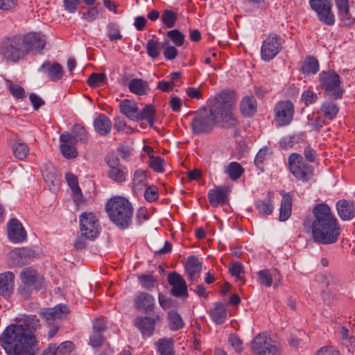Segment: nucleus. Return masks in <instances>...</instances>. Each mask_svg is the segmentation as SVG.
<instances>
[{
	"instance_id": "f257e3e1",
	"label": "nucleus",
	"mask_w": 355,
	"mask_h": 355,
	"mask_svg": "<svg viewBox=\"0 0 355 355\" xmlns=\"http://www.w3.org/2000/svg\"><path fill=\"white\" fill-rule=\"evenodd\" d=\"M236 103L234 93L222 91L209 101V109L198 110L193 115L191 125L196 134L210 132L220 123L227 126H235L237 120L233 113Z\"/></svg>"
},
{
	"instance_id": "f03ea898",
	"label": "nucleus",
	"mask_w": 355,
	"mask_h": 355,
	"mask_svg": "<svg viewBox=\"0 0 355 355\" xmlns=\"http://www.w3.org/2000/svg\"><path fill=\"white\" fill-rule=\"evenodd\" d=\"M313 214L311 228L314 241L324 245L336 243L340 234V227L330 207L325 203L317 204Z\"/></svg>"
},
{
	"instance_id": "7ed1b4c3",
	"label": "nucleus",
	"mask_w": 355,
	"mask_h": 355,
	"mask_svg": "<svg viewBox=\"0 0 355 355\" xmlns=\"http://www.w3.org/2000/svg\"><path fill=\"white\" fill-rule=\"evenodd\" d=\"M105 209L111 221L120 229L125 230L132 223L133 207L126 198H112L107 201Z\"/></svg>"
},
{
	"instance_id": "20e7f679",
	"label": "nucleus",
	"mask_w": 355,
	"mask_h": 355,
	"mask_svg": "<svg viewBox=\"0 0 355 355\" xmlns=\"http://www.w3.org/2000/svg\"><path fill=\"white\" fill-rule=\"evenodd\" d=\"M0 345L7 355H22V324L8 325L0 336Z\"/></svg>"
},
{
	"instance_id": "39448f33",
	"label": "nucleus",
	"mask_w": 355,
	"mask_h": 355,
	"mask_svg": "<svg viewBox=\"0 0 355 355\" xmlns=\"http://www.w3.org/2000/svg\"><path fill=\"white\" fill-rule=\"evenodd\" d=\"M288 162L290 171L296 179L305 182L313 178V166L307 164L301 155L297 153L291 154Z\"/></svg>"
},
{
	"instance_id": "423d86ee",
	"label": "nucleus",
	"mask_w": 355,
	"mask_h": 355,
	"mask_svg": "<svg viewBox=\"0 0 355 355\" xmlns=\"http://www.w3.org/2000/svg\"><path fill=\"white\" fill-rule=\"evenodd\" d=\"M22 37L16 35L5 38L0 45V54L7 61L18 62L22 55Z\"/></svg>"
},
{
	"instance_id": "0eeeda50",
	"label": "nucleus",
	"mask_w": 355,
	"mask_h": 355,
	"mask_svg": "<svg viewBox=\"0 0 355 355\" xmlns=\"http://www.w3.org/2000/svg\"><path fill=\"white\" fill-rule=\"evenodd\" d=\"M322 88L334 99H340L343 90L340 88L339 75L333 70L322 71L319 76Z\"/></svg>"
},
{
	"instance_id": "6e6552de",
	"label": "nucleus",
	"mask_w": 355,
	"mask_h": 355,
	"mask_svg": "<svg viewBox=\"0 0 355 355\" xmlns=\"http://www.w3.org/2000/svg\"><path fill=\"white\" fill-rule=\"evenodd\" d=\"M46 286L44 278L36 270L24 269V299L29 297L33 291H40Z\"/></svg>"
},
{
	"instance_id": "1a4fd4ad",
	"label": "nucleus",
	"mask_w": 355,
	"mask_h": 355,
	"mask_svg": "<svg viewBox=\"0 0 355 355\" xmlns=\"http://www.w3.org/2000/svg\"><path fill=\"white\" fill-rule=\"evenodd\" d=\"M251 349L254 355H280L279 349L264 334H259L254 338Z\"/></svg>"
},
{
	"instance_id": "9d476101",
	"label": "nucleus",
	"mask_w": 355,
	"mask_h": 355,
	"mask_svg": "<svg viewBox=\"0 0 355 355\" xmlns=\"http://www.w3.org/2000/svg\"><path fill=\"white\" fill-rule=\"evenodd\" d=\"M46 44V37L40 32H31L24 35V55L42 53Z\"/></svg>"
},
{
	"instance_id": "9b49d317",
	"label": "nucleus",
	"mask_w": 355,
	"mask_h": 355,
	"mask_svg": "<svg viewBox=\"0 0 355 355\" xmlns=\"http://www.w3.org/2000/svg\"><path fill=\"white\" fill-rule=\"evenodd\" d=\"M284 40L277 34H270L263 42L261 57L264 61L273 59L281 51Z\"/></svg>"
},
{
	"instance_id": "f8f14e48",
	"label": "nucleus",
	"mask_w": 355,
	"mask_h": 355,
	"mask_svg": "<svg viewBox=\"0 0 355 355\" xmlns=\"http://www.w3.org/2000/svg\"><path fill=\"white\" fill-rule=\"evenodd\" d=\"M331 1V0H309L310 6L317 13L319 20L328 26H332L335 22Z\"/></svg>"
},
{
	"instance_id": "ddd939ff",
	"label": "nucleus",
	"mask_w": 355,
	"mask_h": 355,
	"mask_svg": "<svg viewBox=\"0 0 355 355\" xmlns=\"http://www.w3.org/2000/svg\"><path fill=\"white\" fill-rule=\"evenodd\" d=\"M80 233L90 240L95 239L99 234L98 221L94 214L85 212L79 217Z\"/></svg>"
},
{
	"instance_id": "4468645a",
	"label": "nucleus",
	"mask_w": 355,
	"mask_h": 355,
	"mask_svg": "<svg viewBox=\"0 0 355 355\" xmlns=\"http://www.w3.org/2000/svg\"><path fill=\"white\" fill-rule=\"evenodd\" d=\"M275 120L279 126H286L291 123L294 114V105L289 101L278 102L274 108Z\"/></svg>"
},
{
	"instance_id": "2eb2a0df",
	"label": "nucleus",
	"mask_w": 355,
	"mask_h": 355,
	"mask_svg": "<svg viewBox=\"0 0 355 355\" xmlns=\"http://www.w3.org/2000/svg\"><path fill=\"white\" fill-rule=\"evenodd\" d=\"M168 282L172 286L171 294L176 297H188L187 285L183 277L176 272L168 275Z\"/></svg>"
},
{
	"instance_id": "dca6fc26",
	"label": "nucleus",
	"mask_w": 355,
	"mask_h": 355,
	"mask_svg": "<svg viewBox=\"0 0 355 355\" xmlns=\"http://www.w3.org/2000/svg\"><path fill=\"white\" fill-rule=\"evenodd\" d=\"M61 141H69L76 144L78 142L87 144L88 134L85 127L79 123L75 124L71 128V133L64 132L60 136Z\"/></svg>"
},
{
	"instance_id": "f3484780",
	"label": "nucleus",
	"mask_w": 355,
	"mask_h": 355,
	"mask_svg": "<svg viewBox=\"0 0 355 355\" xmlns=\"http://www.w3.org/2000/svg\"><path fill=\"white\" fill-rule=\"evenodd\" d=\"M41 173L49 189L54 193L58 191L60 180L54 166L50 162L44 164L41 169Z\"/></svg>"
},
{
	"instance_id": "a211bd4d",
	"label": "nucleus",
	"mask_w": 355,
	"mask_h": 355,
	"mask_svg": "<svg viewBox=\"0 0 355 355\" xmlns=\"http://www.w3.org/2000/svg\"><path fill=\"white\" fill-rule=\"evenodd\" d=\"M155 324V319L148 316H137L134 320L135 327L140 331L144 338L153 335Z\"/></svg>"
},
{
	"instance_id": "6ab92c4d",
	"label": "nucleus",
	"mask_w": 355,
	"mask_h": 355,
	"mask_svg": "<svg viewBox=\"0 0 355 355\" xmlns=\"http://www.w3.org/2000/svg\"><path fill=\"white\" fill-rule=\"evenodd\" d=\"M202 266V262L196 256L191 255L188 257L184 265V269L188 279L191 283L198 281L200 275Z\"/></svg>"
},
{
	"instance_id": "aec40b11",
	"label": "nucleus",
	"mask_w": 355,
	"mask_h": 355,
	"mask_svg": "<svg viewBox=\"0 0 355 355\" xmlns=\"http://www.w3.org/2000/svg\"><path fill=\"white\" fill-rule=\"evenodd\" d=\"M259 283L267 288L270 287L274 282V286H278L282 280L281 275L276 268L261 270L257 272Z\"/></svg>"
},
{
	"instance_id": "412c9836",
	"label": "nucleus",
	"mask_w": 355,
	"mask_h": 355,
	"mask_svg": "<svg viewBox=\"0 0 355 355\" xmlns=\"http://www.w3.org/2000/svg\"><path fill=\"white\" fill-rule=\"evenodd\" d=\"M135 308L138 311L149 313L155 307V299L150 294L146 292H139L134 299Z\"/></svg>"
},
{
	"instance_id": "4be33fe9",
	"label": "nucleus",
	"mask_w": 355,
	"mask_h": 355,
	"mask_svg": "<svg viewBox=\"0 0 355 355\" xmlns=\"http://www.w3.org/2000/svg\"><path fill=\"white\" fill-rule=\"evenodd\" d=\"M38 70L46 74L49 78L52 81L61 80L64 75L62 67L57 62L51 63L50 61H45Z\"/></svg>"
},
{
	"instance_id": "5701e85b",
	"label": "nucleus",
	"mask_w": 355,
	"mask_h": 355,
	"mask_svg": "<svg viewBox=\"0 0 355 355\" xmlns=\"http://www.w3.org/2000/svg\"><path fill=\"white\" fill-rule=\"evenodd\" d=\"M230 189L226 187H218L209 191L207 197L210 205L216 207L219 205H225L228 201Z\"/></svg>"
},
{
	"instance_id": "b1692460",
	"label": "nucleus",
	"mask_w": 355,
	"mask_h": 355,
	"mask_svg": "<svg viewBox=\"0 0 355 355\" xmlns=\"http://www.w3.org/2000/svg\"><path fill=\"white\" fill-rule=\"evenodd\" d=\"M69 313V308L65 304H58L53 308H47L42 311L44 318L49 322H53L57 319H62Z\"/></svg>"
},
{
	"instance_id": "393cba45",
	"label": "nucleus",
	"mask_w": 355,
	"mask_h": 355,
	"mask_svg": "<svg viewBox=\"0 0 355 355\" xmlns=\"http://www.w3.org/2000/svg\"><path fill=\"white\" fill-rule=\"evenodd\" d=\"M7 232L9 241L13 243L22 241V225L16 218L10 219L7 224Z\"/></svg>"
},
{
	"instance_id": "a878e982",
	"label": "nucleus",
	"mask_w": 355,
	"mask_h": 355,
	"mask_svg": "<svg viewBox=\"0 0 355 355\" xmlns=\"http://www.w3.org/2000/svg\"><path fill=\"white\" fill-rule=\"evenodd\" d=\"M15 275L12 272L0 274V295L9 297L13 291Z\"/></svg>"
},
{
	"instance_id": "bb28decb",
	"label": "nucleus",
	"mask_w": 355,
	"mask_h": 355,
	"mask_svg": "<svg viewBox=\"0 0 355 355\" xmlns=\"http://www.w3.org/2000/svg\"><path fill=\"white\" fill-rule=\"evenodd\" d=\"M40 349L41 345L35 334L25 335L24 329V355H39Z\"/></svg>"
},
{
	"instance_id": "cd10ccee",
	"label": "nucleus",
	"mask_w": 355,
	"mask_h": 355,
	"mask_svg": "<svg viewBox=\"0 0 355 355\" xmlns=\"http://www.w3.org/2000/svg\"><path fill=\"white\" fill-rule=\"evenodd\" d=\"M336 209L338 216L343 220H349L355 216V206L352 202L339 200L336 203Z\"/></svg>"
},
{
	"instance_id": "c85d7f7f",
	"label": "nucleus",
	"mask_w": 355,
	"mask_h": 355,
	"mask_svg": "<svg viewBox=\"0 0 355 355\" xmlns=\"http://www.w3.org/2000/svg\"><path fill=\"white\" fill-rule=\"evenodd\" d=\"M338 16L345 26H349L354 22L355 18L349 11L348 0H335Z\"/></svg>"
},
{
	"instance_id": "c756f323",
	"label": "nucleus",
	"mask_w": 355,
	"mask_h": 355,
	"mask_svg": "<svg viewBox=\"0 0 355 355\" xmlns=\"http://www.w3.org/2000/svg\"><path fill=\"white\" fill-rule=\"evenodd\" d=\"M95 130L102 136L107 135L112 129V122L103 114H99L94 121Z\"/></svg>"
},
{
	"instance_id": "7c9ffc66",
	"label": "nucleus",
	"mask_w": 355,
	"mask_h": 355,
	"mask_svg": "<svg viewBox=\"0 0 355 355\" xmlns=\"http://www.w3.org/2000/svg\"><path fill=\"white\" fill-rule=\"evenodd\" d=\"M280 193L282 195L283 198L281 202L279 219L281 221H285L291 214L292 197L289 193H285L282 191Z\"/></svg>"
},
{
	"instance_id": "2f4dec72",
	"label": "nucleus",
	"mask_w": 355,
	"mask_h": 355,
	"mask_svg": "<svg viewBox=\"0 0 355 355\" xmlns=\"http://www.w3.org/2000/svg\"><path fill=\"white\" fill-rule=\"evenodd\" d=\"M120 112L132 121L137 119L138 116V107L135 103L129 99L123 100L119 105Z\"/></svg>"
},
{
	"instance_id": "473e14b6",
	"label": "nucleus",
	"mask_w": 355,
	"mask_h": 355,
	"mask_svg": "<svg viewBox=\"0 0 355 355\" xmlns=\"http://www.w3.org/2000/svg\"><path fill=\"white\" fill-rule=\"evenodd\" d=\"M241 113L245 116H252L257 111V101L252 96L243 98L240 103Z\"/></svg>"
},
{
	"instance_id": "72a5a7b5",
	"label": "nucleus",
	"mask_w": 355,
	"mask_h": 355,
	"mask_svg": "<svg viewBox=\"0 0 355 355\" xmlns=\"http://www.w3.org/2000/svg\"><path fill=\"white\" fill-rule=\"evenodd\" d=\"M40 327V320L36 315L24 314V329H25V335L35 334L37 329Z\"/></svg>"
},
{
	"instance_id": "f704fd0d",
	"label": "nucleus",
	"mask_w": 355,
	"mask_h": 355,
	"mask_svg": "<svg viewBox=\"0 0 355 355\" xmlns=\"http://www.w3.org/2000/svg\"><path fill=\"white\" fill-rule=\"evenodd\" d=\"M128 89L135 94L143 96L147 94L148 84L141 78H134L129 82Z\"/></svg>"
},
{
	"instance_id": "c9c22d12",
	"label": "nucleus",
	"mask_w": 355,
	"mask_h": 355,
	"mask_svg": "<svg viewBox=\"0 0 355 355\" xmlns=\"http://www.w3.org/2000/svg\"><path fill=\"white\" fill-rule=\"evenodd\" d=\"M159 355H175L174 341L172 338H161L157 343Z\"/></svg>"
},
{
	"instance_id": "e433bc0d",
	"label": "nucleus",
	"mask_w": 355,
	"mask_h": 355,
	"mask_svg": "<svg viewBox=\"0 0 355 355\" xmlns=\"http://www.w3.org/2000/svg\"><path fill=\"white\" fill-rule=\"evenodd\" d=\"M65 177L68 185L70 187L73 195L76 196L75 201L77 203L82 202L83 201V196L78 186L77 177L71 173H67Z\"/></svg>"
},
{
	"instance_id": "4c0bfd02",
	"label": "nucleus",
	"mask_w": 355,
	"mask_h": 355,
	"mask_svg": "<svg viewBox=\"0 0 355 355\" xmlns=\"http://www.w3.org/2000/svg\"><path fill=\"white\" fill-rule=\"evenodd\" d=\"M270 193L268 196L263 200H257L255 202V207L258 212L263 216L270 215L274 209L273 202L270 197Z\"/></svg>"
},
{
	"instance_id": "58836bf2",
	"label": "nucleus",
	"mask_w": 355,
	"mask_h": 355,
	"mask_svg": "<svg viewBox=\"0 0 355 355\" xmlns=\"http://www.w3.org/2000/svg\"><path fill=\"white\" fill-rule=\"evenodd\" d=\"M210 317L216 324H223L227 318V310L224 305L216 303L215 307L210 311Z\"/></svg>"
},
{
	"instance_id": "ea45409f",
	"label": "nucleus",
	"mask_w": 355,
	"mask_h": 355,
	"mask_svg": "<svg viewBox=\"0 0 355 355\" xmlns=\"http://www.w3.org/2000/svg\"><path fill=\"white\" fill-rule=\"evenodd\" d=\"M225 172L228 175L231 180L236 181L243 174L244 168L239 163L232 162L225 167Z\"/></svg>"
},
{
	"instance_id": "a19ab883",
	"label": "nucleus",
	"mask_w": 355,
	"mask_h": 355,
	"mask_svg": "<svg viewBox=\"0 0 355 355\" xmlns=\"http://www.w3.org/2000/svg\"><path fill=\"white\" fill-rule=\"evenodd\" d=\"M155 114V110L154 106L150 105H146L141 112H138V116L135 121H139L142 119L147 120L149 125L153 127L154 124V116Z\"/></svg>"
},
{
	"instance_id": "79ce46f5",
	"label": "nucleus",
	"mask_w": 355,
	"mask_h": 355,
	"mask_svg": "<svg viewBox=\"0 0 355 355\" xmlns=\"http://www.w3.org/2000/svg\"><path fill=\"white\" fill-rule=\"evenodd\" d=\"M321 111L325 118L332 120L338 114L339 107L335 103L326 101L322 105Z\"/></svg>"
},
{
	"instance_id": "37998d69",
	"label": "nucleus",
	"mask_w": 355,
	"mask_h": 355,
	"mask_svg": "<svg viewBox=\"0 0 355 355\" xmlns=\"http://www.w3.org/2000/svg\"><path fill=\"white\" fill-rule=\"evenodd\" d=\"M302 71L304 74H315L319 71V62L314 57L307 58L302 66Z\"/></svg>"
},
{
	"instance_id": "c03bdc74",
	"label": "nucleus",
	"mask_w": 355,
	"mask_h": 355,
	"mask_svg": "<svg viewBox=\"0 0 355 355\" xmlns=\"http://www.w3.org/2000/svg\"><path fill=\"white\" fill-rule=\"evenodd\" d=\"M128 170L124 166H119L117 168L110 169L108 171V177L113 181L122 183L125 182Z\"/></svg>"
},
{
	"instance_id": "a18cd8bd",
	"label": "nucleus",
	"mask_w": 355,
	"mask_h": 355,
	"mask_svg": "<svg viewBox=\"0 0 355 355\" xmlns=\"http://www.w3.org/2000/svg\"><path fill=\"white\" fill-rule=\"evenodd\" d=\"M60 146L62 155L67 159L76 158L78 156V151L75 147L76 144L69 141H62Z\"/></svg>"
},
{
	"instance_id": "49530a36",
	"label": "nucleus",
	"mask_w": 355,
	"mask_h": 355,
	"mask_svg": "<svg viewBox=\"0 0 355 355\" xmlns=\"http://www.w3.org/2000/svg\"><path fill=\"white\" fill-rule=\"evenodd\" d=\"M169 327L172 331H178L184 327L181 315L176 311H171L168 313Z\"/></svg>"
},
{
	"instance_id": "de8ad7c7",
	"label": "nucleus",
	"mask_w": 355,
	"mask_h": 355,
	"mask_svg": "<svg viewBox=\"0 0 355 355\" xmlns=\"http://www.w3.org/2000/svg\"><path fill=\"white\" fill-rule=\"evenodd\" d=\"M146 51L149 57L155 59L159 56L162 45L154 40H149L146 44Z\"/></svg>"
},
{
	"instance_id": "09e8293b",
	"label": "nucleus",
	"mask_w": 355,
	"mask_h": 355,
	"mask_svg": "<svg viewBox=\"0 0 355 355\" xmlns=\"http://www.w3.org/2000/svg\"><path fill=\"white\" fill-rule=\"evenodd\" d=\"M162 23L168 28H173L178 19L177 14L171 10H165L163 11L162 17Z\"/></svg>"
},
{
	"instance_id": "8fccbe9b",
	"label": "nucleus",
	"mask_w": 355,
	"mask_h": 355,
	"mask_svg": "<svg viewBox=\"0 0 355 355\" xmlns=\"http://www.w3.org/2000/svg\"><path fill=\"white\" fill-rule=\"evenodd\" d=\"M22 250L21 248H15L8 254L9 264L13 267H20L22 265Z\"/></svg>"
},
{
	"instance_id": "3c124183",
	"label": "nucleus",
	"mask_w": 355,
	"mask_h": 355,
	"mask_svg": "<svg viewBox=\"0 0 355 355\" xmlns=\"http://www.w3.org/2000/svg\"><path fill=\"white\" fill-rule=\"evenodd\" d=\"M55 349L57 355H69L74 349V344L71 341H64L58 346L51 344Z\"/></svg>"
},
{
	"instance_id": "603ef678",
	"label": "nucleus",
	"mask_w": 355,
	"mask_h": 355,
	"mask_svg": "<svg viewBox=\"0 0 355 355\" xmlns=\"http://www.w3.org/2000/svg\"><path fill=\"white\" fill-rule=\"evenodd\" d=\"M168 43V40H164L163 42L162 46L164 47L163 54L166 60H173L177 57L178 51L175 46H169Z\"/></svg>"
},
{
	"instance_id": "864d4df0",
	"label": "nucleus",
	"mask_w": 355,
	"mask_h": 355,
	"mask_svg": "<svg viewBox=\"0 0 355 355\" xmlns=\"http://www.w3.org/2000/svg\"><path fill=\"white\" fill-rule=\"evenodd\" d=\"M166 35L176 46H180L183 44L184 41V36L178 29L169 31L167 32Z\"/></svg>"
},
{
	"instance_id": "5fc2aeb1",
	"label": "nucleus",
	"mask_w": 355,
	"mask_h": 355,
	"mask_svg": "<svg viewBox=\"0 0 355 355\" xmlns=\"http://www.w3.org/2000/svg\"><path fill=\"white\" fill-rule=\"evenodd\" d=\"M108 37L111 41L121 40L122 35L120 33L119 26L115 23H110L107 26Z\"/></svg>"
},
{
	"instance_id": "6e6d98bb",
	"label": "nucleus",
	"mask_w": 355,
	"mask_h": 355,
	"mask_svg": "<svg viewBox=\"0 0 355 355\" xmlns=\"http://www.w3.org/2000/svg\"><path fill=\"white\" fill-rule=\"evenodd\" d=\"M106 80V76L104 73H92L88 78L87 83L92 87H97Z\"/></svg>"
},
{
	"instance_id": "4d7b16f0",
	"label": "nucleus",
	"mask_w": 355,
	"mask_h": 355,
	"mask_svg": "<svg viewBox=\"0 0 355 355\" xmlns=\"http://www.w3.org/2000/svg\"><path fill=\"white\" fill-rule=\"evenodd\" d=\"M268 155V149L267 148H261L259 150L257 154L255 156L254 163V165L260 169L261 171H263V164L264 160L266 159Z\"/></svg>"
},
{
	"instance_id": "13d9d810",
	"label": "nucleus",
	"mask_w": 355,
	"mask_h": 355,
	"mask_svg": "<svg viewBox=\"0 0 355 355\" xmlns=\"http://www.w3.org/2000/svg\"><path fill=\"white\" fill-rule=\"evenodd\" d=\"M228 342L237 353H241L243 351V343L237 335L230 334L228 337Z\"/></svg>"
},
{
	"instance_id": "bf43d9fd",
	"label": "nucleus",
	"mask_w": 355,
	"mask_h": 355,
	"mask_svg": "<svg viewBox=\"0 0 355 355\" xmlns=\"http://www.w3.org/2000/svg\"><path fill=\"white\" fill-rule=\"evenodd\" d=\"M8 88L10 94L16 98H22V87L10 80H6Z\"/></svg>"
},
{
	"instance_id": "052dcab7",
	"label": "nucleus",
	"mask_w": 355,
	"mask_h": 355,
	"mask_svg": "<svg viewBox=\"0 0 355 355\" xmlns=\"http://www.w3.org/2000/svg\"><path fill=\"white\" fill-rule=\"evenodd\" d=\"M150 166L152 169H153L155 172L162 173L164 171L162 164L164 163V159L160 157L150 156Z\"/></svg>"
},
{
	"instance_id": "680f3d73",
	"label": "nucleus",
	"mask_w": 355,
	"mask_h": 355,
	"mask_svg": "<svg viewBox=\"0 0 355 355\" xmlns=\"http://www.w3.org/2000/svg\"><path fill=\"white\" fill-rule=\"evenodd\" d=\"M158 190L155 186L148 187L144 193L145 199L148 202H154L158 198Z\"/></svg>"
},
{
	"instance_id": "e2e57ef3",
	"label": "nucleus",
	"mask_w": 355,
	"mask_h": 355,
	"mask_svg": "<svg viewBox=\"0 0 355 355\" xmlns=\"http://www.w3.org/2000/svg\"><path fill=\"white\" fill-rule=\"evenodd\" d=\"M321 278L326 286L337 285L340 283L339 279L330 272L322 274Z\"/></svg>"
},
{
	"instance_id": "0e129e2a",
	"label": "nucleus",
	"mask_w": 355,
	"mask_h": 355,
	"mask_svg": "<svg viewBox=\"0 0 355 355\" xmlns=\"http://www.w3.org/2000/svg\"><path fill=\"white\" fill-rule=\"evenodd\" d=\"M139 281L142 286L146 289L150 290L155 286V279L152 275H143L139 277Z\"/></svg>"
},
{
	"instance_id": "69168bd1",
	"label": "nucleus",
	"mask_w": 355,
	"mask_h": 355,
	"mask_svg": "<svg viewBox=\"0 0 355 355\" xmlns=\"http://www.w3.org/2000/svg\"><path fill=\"white\" fill-rule=\"evenodd\" d=\"M317 99V94L312 91L307 90L302 93V100L304 101L306 106L314 103Z\"/></svg>"
},
{
	"instance_id": "338daca9",
	"label": "nucleus",
	"mask_w": 355,
	"mask_h": 355,
	"mask_svg": "<svg viewBox=\"0 0 355 355\" xmlns=\"http://www.w3.org/2000/svg\"><path fill=\"white\" fill-rule=\"evenodd\" d=\"M230 274L235 277L239 281H243V277L241 275L244 271L242 266L240 263H234L230 268Z\"/></svg>"
},
{
	"instance_id": "774afa93",
	"label": "nucleus",
	"mask_w": 355,
	"mask_h": 355,
	"mask_svg": "<svg viewBox=\"0 0 355 355\" xmlns=\"http://www.w3.org/2000/svg\"><path fill=\"white\" fill-rule=\"evenodd\" d=\"M105 338L102 336L101 334L94 333L90 336L89 344L92 346V347H99L102 346L105 343Z\"/></svg>"
}]
</instances>
